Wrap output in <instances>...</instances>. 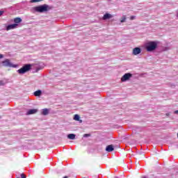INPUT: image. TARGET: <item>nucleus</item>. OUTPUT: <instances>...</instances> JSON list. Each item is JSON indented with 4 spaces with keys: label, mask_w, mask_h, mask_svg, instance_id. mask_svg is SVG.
I'll return each mask as SVG.
<instances>
[{
    "label": "nucleus",
    "mask_w": 178,
    "mask_h": 178,
    "mask_svg": "<svg viewBox=\"0 0 178 178\" xmlns=\"http://www.w3.org/2000/svg\"><path fill=\"white\" fill-rule=\"evenodd\" d=\"M51 9H52V6H48L47 4H43L42 6L34 7V10L38 13L49 12V10H51Z\"/></svg>",
    "instance_id": "1"
},
{
    "label": "nucleus",
    "mask_w": 178,
    "mask_h": 178,
    "mask_svg": "<svg viewBox=\"0 0 178 178\" xmlns=\"http://www.w3.org/2000/svg\"><path fill=\"white\" fill-rule=\"evenodd\" d=\"M29 70H31V64H26L24 65L22 68L17 70V72L19 74H24V73H27V72H29Z\"/></svg>",
    "instance_id": "2"
},
{
    "label": "nucleus",
    "mask_w": 178,
    "mask_h": 178,
    "mask_svg": "<svg viewBox=\"0 0 178 178\" xmlns=\"http://www.w3.org/2000/svg\"><path fill=\"white\" fill-rule=\"evenodd\" d=\"M156 47H158L156 42H149L146 46V49L148 52H151L152 51H155V49H156Z\"/></svg>",
    "instance_id": "3"
},
{
    "label": "nucleus",
    "mask_w": 178,
    "mask_h": 178,
    "mask_svg": "<svg viewBox=\"0 0 178 178\" xmlns=\"http://www.w3.org/2000/svg\"><path fill=\"white\" fill-rule=\"evenodd\" d=\"M3 66H5L6 67H16V65L12 64L10 63V60L6 59L5 60L2 61Z\"/></svg>",
    "instance_id": "4"
},
{
    "label": "nucleus",
    "mask_w": 178,
    "mask_h": 178,
    "mask_svg": "<svg viewBox=\"0 0 178 178\" xmlns=\"http://www.w3.org/2000/svg\"><path fill=\"white\" fill-rule=\"evenodd\" d=\"M133 74H130V73H127L124 74L122 78H121V81L124 82V81H127V80H130L131 77H132Z\"/></svg>",
    "instance_id": "5"
},
{
    "label": "nucleus",
    "mask_w": 178,
    "mask_h": 178,
    "mask_svg": "<svg viewBox=\"0 0 178 178\" xmlns=\"http://www.w3.org/2000/svg\"><path fill=\"white\" fill-rule=\"evenodd\" d=\"M132 54L133 55H135V56L140 55V54H141V49L140 47L134 48L132 51Z\"/></svg>",
    "instance_id": "6"
},
{
    "label": "nucleus",
    "mask_w": 178,
    "mask_h": 178,
    "mask_svg": "<svg viewBox=\"0 0 178 178\" xmlns=\"http://www.w3.org/2000/svg\"><path fill=\"white\" fill-rule=\"evenodd\" d=\"M18 24H13L7 26L6 31H9V30H13L14 29H16L17 27Z\"/></svg>",
    "instance_id": "7"
},
{
    "label": "nucleus",
    "mask_w": 178,
    "mask_h": 178,
    "mask_svg": "<svg viewBox=\"0 0 178 178\" xmlns=\"http://www.w3.org/2000/svg\"><path fill=\"white\" fill-rule=\"evenodd\" d=\"M115 150V148L113 147V145H109L106 147V151L107 152H112Z\"/></svg>",
    "instance_id": "8"
},
{
    "label": "nucleus",
    "mask_w": 178,
    "mask_h": 178,
    "mask_svg": "<svg viewBox=\"0 0 178 178\" xmlns=\"http://www.w3.org/2000/svg\"><path fill=\"white\" fill-rule=\"evenodd\" d=\"M37 112H38V109H30L29 111H27L26 115H34V113H37Z\"/></svg>",
    "instance_id": "9"
},
{
    "label": "nucleus",
    "mask_w": 178,
    "mask_h": 178,
    "mask_svg": "<svg viewBox=\"0 0 178 178\" xmlns=\"http://www.w3.org/2000/svg\"><path fill=\"white\" fill-rule=\"evenodd\" d=\"M111 17H112V15H111L109 13H106L103 16V20H108V19H111Z\"/></svg>",
    "instance_id": "10"
},
{
    "label": "nucleus",
    "mask_w": 178,
    "mask_h": 178,
    "mask_svg": "<svg viewBox=\"0 0 178 178\" xmlns=\"http://www.w3.org/2000/svg\"><path fill=\"white\" fill-rule=\"evenodd\" d=\"M67 138H68L69 140H75V138H76V135L74 134H70L67 135Z\"/></svg>",
    "instance_id": "11"
},
{
    "label": "nucleus",
    "mask_w": 178,
    "mask_h": 178,
    "mask_svg": "<svg viewBox=\"0 0 178 178\" xmlns=\"http://www.w3.org/2000/svg\"><path fill=\"white\" fill-rule=\"evenodd\" d=\"M14 23H15V24H19V23H22V18H20V17H15L14 19Z\"/></svg>",
    "instance_id": "12"
},
{
    "label": "nucleus",
    "mask_w": 178,
    "mask_h": 178,
    "mask_svg": "<svg viewBox=\"0 0 178 178\" xmlns=\"http://www.w3.org/2000/svg\"><path fill=\"white\" fill-rule=\"evenodd\" d=\"M49 113V110L48 108H44L42 110V115H44V116H46V115H48Z\"/></svg>",
    "instance_id": "13"
},
{
    "label": "nucleus",
    "mask_w": 178,
    "mask_h": 178,
    "mask_svg": "<svg viewBox=\"0 0 178 178\" xmlns=\"http://www.w3.org/2000/svg\"><path fill=\"white\" fill-rule=\"evenodd\" d=\"M41 94H42L41 90H36L35 92H34L35 97H40Z\"/></svg>",
    "instance_id": "14"
},
{
    "label": "nucleus",
    "mask_w": 178,
    "mask_h": 178,
    "mask_svg": "<svg viewBox=\"0 0 178 178\" xmlns=\"http://www.w3.org/2000/svg\"><path fill=\"white\" fill-rule=\"evenodd\" d=\"M74 120H76L77 122H79V120H80V115L76 114L74 116Z\"/></svg>",
    "instance_id": "15"
},
{
    "label": "nucleus",
    "mask_w": 178,
    "mask_h": 178,
    "mask_svg": "<svg viewBox=\"0 0 178 178\" xmlns=\"http://www.w3.org/2000/svg\"><path fill=\"white\" fill-rule=\"evenodd\" d=\"M44 0H31V3H35L37 2H42Z\"/></svg>",
    "instance_id": "16"
},
{
    "label": "nucleus",
    "mask_w": 178,
    "mask_h": 178,
    "mask_svg": "<svg viewBox=\"0 0 178 178\" xmlns=\"http://www.w3.org/2000/svg\"><path fill=\"white\" fill-rule=\"evenodd\" d=\"M124 22H126V16L122 17L121 19V23H124Z\"/></svg>",
    "instance_id": "17"
},
{
    "label": "nucleus",
    "mask_w": 178,
    "mask_h": 178,
    "mask_svg": "<svg viewBox=\"0 0 178 178\" xmlns=\"http://www.w3.org/2000/svg\"><path fill=\"white\" fill-rule=\"evenodd\" d=\"M21 178H26V177L24 173H22L21 174Z\"/></svg>",
    "instance_id": "18"
},
{
    "label": "nucleus",
    "mask_w": 178,
    "mask_h": 178,
    "mask_svg": "<svg viewBox=\"0 0 178 178\" xmlns=\"http://www.w3.org/2000/svg\"><path fill=\"white\" fill-rule=\"evenodd\" d=\"M131 20H134V19H136L135 16H131L130 17Z\"/></svg>",
    "instance_id": "19"
},
{
    "label": "nucleus",
    "mask_w": 178,
    "mask_h": 178,
    "mask_svg": "<svg viewBox=\"0 0 178 178\" xmlns=\"http://www.w3.org/2000/svg\"><path fill=\"white\" fill-rule=\"evenodd\" d=\"M83 137H90V134H86L83 135Z\"/></svg>",
    "instance_id": "20"
},
{
    "label": "nucleus",
    "mask_w": 178,
    "mask_h": 178,
    "mask_svg": "<svg viewBox=\"0 0 178 178\" xmlns=\"http://www.w3.org/2000/svg\"><path fill=\"white\" fill-rule=\"evenodd\" d=\"M2 15H3V11L0 10V16H2Z\"/></svg>",
    "instance_id": "21"
},
{
    "label": "nucleus",
    "mask_w": 178,
    "mask_h": 178,
    "mask_svg": "<svg viewBox=\"0 0 178 178\" xmlns=\"http://www.w3.org/2000/svg\"><path fill=\"white\" fill-rule=\"evenodd\" d=\"M2 58H3V54H0V59H2Z\"/></svg>",
    "instance_id": "22"
},
{
    "label": "nucleus",
    "mask_w": 178,
    "mask_h": 178,
    "mask_svg": "<svg viewBox=\"0 0 178 178\" xmlns=\"http://www.w3.org/2000/svg\"><path fill=\"white\" fill-rule=\"evenodd\" d=\"M175 113L177 114L178 113V110L175 111Z\"/></svg>",
    "instance_id": "23"
},
{
    "label": "nucleus",
    "mask_w": 178,
    "mask_h": 178,
    "mask_svg": "<svg viewBox=\"0 0 178 178\" xmlns=\"http://www.w3.org/2000/svg\"><path fill=\"white\" fill-rule=\"evenodd\" d=\"M170 115V113H166V116H169Z\"/></svg>",
    "instance_id": "24"
},
{
    "label": "nucleus",
    "mask_w": 178,
    "mask_h": 178,
    "mask_svg": "<svg viewBox=\"0 0 178 178\" xmlns=\"http://www.w3.org/2000/svg\"><path fill=\"white\" fill-rule=\"evenodd\" d=\"M0 86H2V81H0Z\"/></svg>",
    "instance_id": "25"
},
{
    "label": "nucleus",
    "mask_w": 178,
    "mask_h": 178,
    "mask_svg": "<svg viewBox=\"0 0 178 178\" xmlns=\"http://www.w3.org/2000/svg\"><path fill=\"white\" fill-rule=\"evenodd\" d=\"M143 178H146L145 177H143Z\"/></svg>",
    "instance_id": "26"
}]
</instances>
